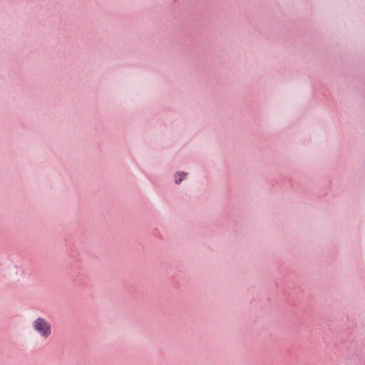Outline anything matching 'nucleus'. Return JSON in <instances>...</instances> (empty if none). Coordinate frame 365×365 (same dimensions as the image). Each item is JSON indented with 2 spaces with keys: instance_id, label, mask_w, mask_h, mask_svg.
<instances>
[{
  "instance_id": "nucleus-2",
  "label": "nucleus",
  "mask_w": 365,
  "mask_h": 365,
  "mask_svg": "<svg viewBox=\"0 0 365 365\" xmlns=\"http://www.w3.org/2000/svg\"><path fill=\"white\" fill-rule=\"evenodd\" d=\"M185 173H177L175 175V182L177 184H179L185 176Z\"/></svg>"
},
{
  "instance_id": "nucleus-1",
  "label": "nucleus",
  "mask_w": 365,
  "mask_h": 365,
  "mask_svg": "<svg viewBox=\"0 0 365 365\" xmlns=\"http://www.w3.org/2000/svg\"><path fill=\"white\" fill-rule=\"evenodd\" d=\"M34 327L36 331L40 332L44 336H48L51 333V327L49 324L42 318H38L34 322Z\"/></svg>"
}]
</instances>
